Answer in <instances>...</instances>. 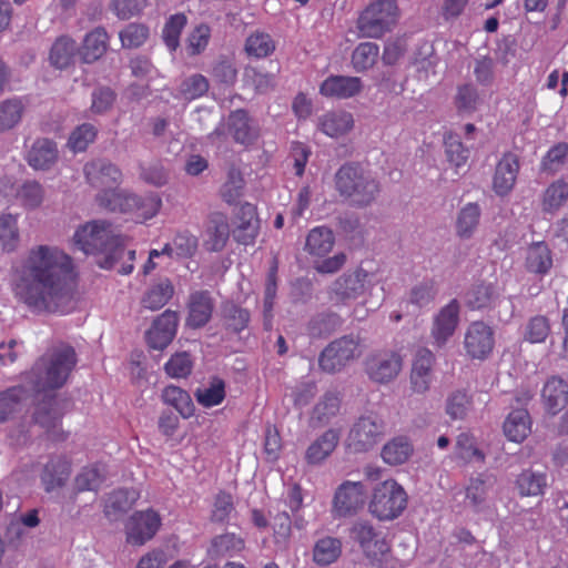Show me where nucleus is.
Wrapping results in <instances>:
<instances>
[{"instance_id": "nucleus-19", "label": "nucleus", "mask_w": 568, "mask_h": 568, "mask_svg": "<svg viewBox=\"0 0 568 568\" xmlns=\"http://www.w3.org/2000/svg\"><path fill=\"white\" fill-rule=\"evenodd\" d=\"M231 230L229 217L222 212H213L209 215L202 233L203 246L210 252H220L230 239Z\"/></svg>"}, {"instance_id": "nucleus-2", "label": "nucleus", "mask_w": 568, "mask_h": 568, "mask_svg": "<svg viewBox=\"0 0 568 568\" xmlns=\"http://www.w3.org/2000/svg\"><path fill=\"white\" fill-rule=\"evenodd\" d=\"M72 244L87 255H100V266L111 268L124 253L125 239L106 221L95 220L80 225Z\"/></svg>"}, {"instance_id": "nucleus-7", "label": "nucleus", "mask_w": 568, "mask_h": 568, "mask_svg": "<svg viewBox=\"0 0 568 568\" xmlns=\"http://www.w3.org/2000/svg\"><path fill=\"white\" fill-rule=\"evenodd\" d=\"M408 496L395 479L379 483L373 490L369 501L371 514L379 520H393L406 509Z\"/></svg>"}, {"instance_id": "nucleus-63", "label": "nucleus", "mask_w": 568, "mask_h": 568, "mask_svg": "<svg viewBox=\"0 0 568 568\" xmlns=\"http://www.w3.org/2000/svg\"><path fill=\"white\" fill-rule=\"evenodd\" d=\"M550 332L547 317L537 315L529 320L525 328V339L530 343H542Z\"/></svg>"}, {"instance_id": "nucleus-62", "label": "nucleus", "mask_w": 568, "mask_h": 568, "mask_svg": "<svg viewBox=\"0 0 568 568\" xmlns=\"http://www.w3.org/2000/svg\"><path fill=\"white\" fill-rule=\"evenodd\" d=\"M456 453L466 462H484V454L477 448L475 439L469 434H460L456 442Z\"/></svg>"}, {"instance_id": "nucleus-14", "label": "nucleus", "mask_w": 568, "mask_h": 568, "mask_svg": "<svg viewBox=\"0 0 568 568\" xmlns=\"http://www.w3.org/2000/svg\"><path fill=\"white\" fill-rule=\"evenodd\" d=\"M349 537L359 545L364 555L372 560L383 559L390 549L386 538L376 531L367 520L355 521L349 529Z\"/></svg>"}, {"instance_id": "nucleus-8", "label": "nucleus", "mask_w": 568, "mask_h": 568, "mask_svg": "<svg viewBox=\"0 0 568 568\" xmlns=\"http://www.w3.org/2000/svg\"><path fill=\"white\" fill-rule=\"evenodd\" d=\"M376 285V276L362 267L346 273L334 281L329 288V300L335 305H346L371 292Z\"/></svg>"}, {"instance_id": "nucleus-17", "label": "nucleus", "mask_w": 568, "mask_h": 568, "mask_svg": "<svg viewBox=\"0 0 568 568\" xmlns=\"http://www.w3.org/2000/svg\"><path fill=\"white\" fill-rule=\"evenodd\" d=\"M459 323V303L452 300L434 316L430 335L437 347H443L455 334Z\"/></svg>"}, {"instance_id": "nucleus-3", "label": "nucleus", "mask_w": 568, "mask_h": 568, "mask_svg": "<svg viewBox=\"0 0 568 568\" xmlns=\"http://www.w3.org/2000/svg\"><path fill=\"white\" fill-rule=\"evenodd\" d=\"M77 364V355L70 345L60 344L47 351L30 373L28 381L36 392L62 387Z\"/></svg>"}, {"instance_id": "nucleus-42", "label": "nucleus", "mask_w": 568, "mask_h": 568, "mask_svg": "<svg viewBox=\"0 0 568 568\" xmlns=\"http://www.w3.org/2000/svg\"><path fill=\"white\" fill-rule=\"evenodd\" d=\"M26 104L20 98H11L0 102V132L16 128L22 120Z\"/></svg>"}, {"instance_id": "nucleus-57", "label": "nucleus", "mask_w": 568, "mask_h": 568, "mask_svg": "<svg viewBox=\"0 0 568 568\" xmlns=\"http://www.w3.org/2000/svg\"><path fill=\"white\" fill-rule=\"evenodd\" d=\"M150 34L149 28L141 23H130L120 32L124 48H139L145 43Z\"/></svg>"}, {"instance_id": "nucleus-33", "label": "nucleus", "mask_w": 568, "mask_h": 568, "mask_svg": "<svg viewBox=\"0 0 568 568\" xmlns=\"http://www.w3.org/2000/svg\"><path fill=\"white\" fill-rule=\"evenodd\" d=\"M339 434L334 429L326 430L306 450L305 458L310 464H320L325 460L336 448Z\"/></svg>"}, {"instance_id": "nucleus-12", "label": "nucleus", "mask_w": 568, "mask_h": 568, "mask_svg": "<svg viewBox=\"0 0 568 568\" xmlns=\"http://www.w3.org/2000/svg\"><path fill=\"white\" fill-rule=\"evenodd\" d=\"M384 422L377 416L368 415L358 418L346 439L347 447L356 453L373 448L384 436Z\"/></svg>"}, {"instance_id": "nucleus-9", "label": "nucleus", "mask_w": 568, "mask_h": 568, "mask_svg": "<svg viewBox=\"0 0 568 568\" xmlns=\"http://www.w3.org/2000/svg\"><path fill=\"white\" fill-rule=\"evenodd\" d=\"M362 353L363 346L358 337L343 336L324 348L320 356V366L327 373L339 372Z\"/></svg>"}, {"instance_id": "nucleus-13", "label": "nucleus", "mask_w": 568, "mask_h": 568, "mask_svg": "<svg viewBox=\"0 0 568 568\" xmlns=\"http://www.w3.org/2000/svg\"><path fill=\"white\" fill-rule=\"evenodd\" d=\"M463 344L467 357L485 361L494 351L495 331L483 321L471 322L465 331Z\"/></svg>"}, {"instance_id": "nucleus-6", "label": "nucleus", "mask_w": 568, "mask_h": 568, "mask_svg": "<svg viewBox=\"0 0 568 568\" xmlns=\"http://www.w3.org/2000/svg\"><path fill=\"white\" fill-rule=\"evenodd\" d=\"M83 172L87 182L98 191L97 202L108 210V203H114L116 195L121 194L119 185L122 182V173L119 168L102 159L88 162Z\"/></svg>"}, {"instance_id": "nucleus-26", "label": "nucleus", "mask_w": 568, "mask_h": 568, "mask_svg": "<svg viewBox=\"0 0 568 568\" xmlns=\"http://www.w3.org/2000/svg\"><path fill=\"white\" fill-rule=\"evenodd\" d=\"M187 308L189 315L186 324L193 328L204 326L210 321L214 308L210 293L206 291L192 293L190 295Z\"/></svg>"}, {"instance_id": "nucleus-16", "label": "nucleus", "mask_w": 568, "mask_h": 568, "mask_svg": "<svg viewBox=\"0 0 568 568\" xmlns=\"http://www.w3.org/2000/svg\"><path fill=\"white\" fill-rule=\"evenodd\" d=\"M366 489L361 481L346 480L334 494L332 514L335 518L351 517L365 504Z\"/></svg>"}, {"instance_id": "nucleus-15", "label": "nucleus", "mask_w": 568, "mask_h": 568, "mask_svg": "<svg viewBox=\"0 0 568 568\" xmlns=\"http://www.w3.org/2000/svg\"><path fill=\"white\" fill-rule=\"evenodd\" d=\"M403 368V357L395 351H381L365 359V372L368 378L377 384L394 381Z\"/></svg>"}, {"instance_id": "nucleus-10", "label": "nucleus", "mask_w": 568, "mask_h": 568, "mask_svg": "<svg viewBox=\"0 0 568 568\" xmlns=\"http://www.w3.org/2000/svg\"><path fill=\"white\" fill-rule=\"evenodd\" d=\"M161 205L162 201L155 193L139 196L122 191L114 203H108V211L130 214L136 222H143L156 215Z\"/></svg>"}, {"instance_id": "nucleus-11", "label": "nucleus", "mask_w": 568, "mask_h": 568, "mask_svg": "<svg viewBox=\"0 0 568 568\" xmlns=\"http://www.w3.org/2000/svg\"><path fill=\"white\" fill-rule=\"evenodd\" d=\"M162 517L153 508L134 511L124 524L125 540L133 546H143L158 534Z\"/></svg>"}, {"instance_id": "nucleus-4", "label": "nucleus", "mask_w": 568, "mask_h": 568, "mask_svg": "<svg viewBox=\"0 0 568 568\" xmlns=\"http://www.w3.org/2000/svg\"><path fill=\"white\" fill-rule=\"evenodd\" d=\"M335 187L341 196L361 206L371 204L379 193L378 182L355 163L344 164L337 170Z\"/></svg>"}, {"instance_id": "nucleus-49", "label": "nucleus", "mask_w": 568, "mask_h": 568, "mask_svg": "<svg viewBox=\"0 0 568 568\" xmlns=\"http://www.w3.org/2000/svg\"><path fill=\"white\" fill-rule=\"evenodd\" d=\"M275 50V42L268 33L256 31L250 34L245 41L247 55L263 59L271 55Z\"/></svg>"}, {"instance_id": "nucleus-5", "label": "nucleus", "mask_w": 568, "mask_h": 568, "mask_svg": "<svg viewBox=\"0 0 568 568\" xmlns=\"http://www.w3.org/2000/svg\"><path fill=\"white\" fill-rule=\"evenodd\" d=\"M399 19V8L395 0H374L359 13L356 22L363 38L381 39L390 32Z\"/></svg>"}, {"instance_id": "nucleus-53", "label": "nucleus", "mask_w": 568, "mask_h": 568, "mask_svg": "<svg viewBox=\"0 0 568 568\" xmlns=\"http://www.w3.org/2000/svg\"><path fill=\"white\" fill-rule=\"evenodd\" d=\"M379 54V48L373 42L359 43L352 55V62L357 71H364L372 68Z\"/></svg>"}, {"instance_id": "nucleus-38", "label": "nucleus", "mask_w": 568, "mask_h": 568, "mask_svg": "<svg viewBox=\"0 0 568 568\" xmlns=\"http://www.w3.org/2000/svg\"><path fill=\"white\" fill-rule=\"evenodd\" d=\"M197 237L189 231L178 233L171 243H166L162 253L170 258L191 257L197 250Z\"/></svg>"}, {"instance_id": "nucleus-60", "label": "nucleus", "mask_w": 568, "mask_h": 568, "mask_svg": "<svg viewBox=\"0 0 568 568\" xmlns=\"http://www.w3.org/2000/svg\"><path fill=\"white\" fill-rule=\"evenodd\" d=\"M95 136V128L92 124L84 123L71 133L68 145L73 152H82L94 141Z\"/></svg>"}, {"instance_id": "nucleus-20", "label": "nucleus", "mask_w": 568, "mask_h": 568, "mask_svg": "<svg viewBox=\"0 0 568 568\" xmlns=\"http://www.w3.org/2000/svg\"><path fill=\"white\" fill-rule=\"evenodd\" d=\"M435 355L428 348H418L415 353L409 375L410 386L415 393L423 394L430 387Z\"/></svg>"}, {"instance_id": "nucleus-61", "label": "nucleus", "mask_w": 568, "mask_h": 568, "mask_svg": "<svg viewBox=\"0 0 568 568\" xmlns=\"http://www.w3.org/2000/svg\"><path fill=\"white\" fill-rule=\"evenodd\" d=\"M341 323V317L336 314H323L312 320L308 332L313 337H324L334 332Z\"/></svg>"}, {"instance_id": "nucleus-58", "label": "nucleus", "mask_w": 568, "mask_h": 568, "mask_svg": "<svg viewBox=\"0 0 568 568\" xmlns=\"http://www.w3.org/2000/svg\"><path fill=\"white\" fill-rule=\"evenodd\" d=\"M104 467L100 464L85 467L75 478L79 490L97 489L104 479Z\"/></svg>"}, {"instance_id": "nucleus-39", "label": "nucleus", "mask_w": 568, "mask_h": 568, "mask_svg": "<svg viewBox=\"0 0 568 568\" xmlns=\"http://www.w3.org/2000/svg\"><path fill=\"white\" fill-rule=\"evenodd\" d=\"M342 555V541L335 537H323L313 547V560L318 566H328Z\"/></svg>"}, {"instance_id": "nucleus-34", "label": "nucleus", "mask_w": 568, "mask_h": 568, "mask_svg": "<svg viewBox=\"0 0 568 568\" xmlns=\"http://www.w3.org/2000/svg\"><path fill=\"white\" fill-rule=\"evenodd\" d=\"M71 473L70 463L62 457L51 459L44 467L42 483L47 491L64 485Z\"/></svg>"}, {"instance_id": "nucleus-22", "label": "nucleus", "mask_w": 568, "mask_h": 568, "mask_svg": "<svg viewBox=\"0 0 568 568\" xmlns=\"http://www.w3.org/2000/svg\"><path fill=\"white\" fill-rule=\"evenodd\" d=\"M260 230L256 207L251 203H243L235 214V229L233 235L240 244H253Z\"/></svg>"}, {"instance_id": "nucleus-46", "label": "nucleus", "mask_w": 568, "mask_h": 568, "mask_svg": "<svg viewBox=\"0 0 568 568\" xmlns=\"http://www.w3.org/2000/svg\"><path fill=\"white\" fill-rule=\"evenodd\" d=\"M135 489H118L111 493L105 501L104 513L108 517L130 509L139 499Z\"/></svg>"}, {"instance_id": "nucleus-29", "label": "nucleus", "mask_w": 568, "mask_h": 568, "mask_svg": "<svg viewBox=\"0 0 568 568\" xmlns=\"http://www.w3.org/2000/svg\"><path fill=\"white\" fill-rule=\"evenodd\" d=\"M481 210L477 203L465 204L456 216L455 232L462 240H469L474 236L480 221Z\"/></svg>"}, {"instance_id": "nucleus-43", "label": "nucleus", "mask_w": 568, "mask_h": 568, "mask_svg": "<svg viewBox=\"0 0 568 568\" xmlns=\"http://www.w3.org/2000/svg\"><path fill=\"white\" fill-rule=\"evenodd\" d=\"M20 244L18 215L11 213L0 215V247L4 252H13Z\"/></svg>"}, {"instance_id": "nucleus-52", "label": "nucleus", "mask_w": 568, "mask_h": 568, "mask_svg": "<svg viewBox=\"0 0 568 568\" xmlns=\"http://www.w3.org/2000/svg\"><path fill=\"white\" fill-rule=\"evenodd\" d=\"M186 23L187 18L184 13L172 14L166 20L162 30V39L171 52L180 45V36Z\"/></svg>"}, {"instance_id": "nucleus-36", "label": "nucleus", "mask_w": 568, "mask_h": 568, "mask_svg": "<svg viewBox=\"0 0 568 568\" xmlns=\"http://www.w3.org/2000/svg\"><path fill=\"white\" fill-rule=\"evenodd\" d=\"M174 286L165 278L150 286L144 293L141 303L144 308L158 311L162 308L173 296Z\"/></svg>"}, {"instance_id": "nucleus-47", "label": "nucleus", "mask_w": 568, "mask_h": 568, "mask_svg": "<svg viewBox=\"0 0 568 568\" xmlns=\"http://www.w3.org/2000/svg\"><path fill=\"white\" fill-rule=\"evenodd\" d=\"M444 146L447 161L454 168L455 172L458 173L459 169L465 166L468 161V149L464 146L460 139L453 133L445 135Z\"/></svg>"}, {"instance_id": "nucleus-32", "label": "nucleus", "mask_w": 568, "mask_h": 568, "mask_svg": "<svg viewBox=\"0 0 568 568\" xmlns=\"http://www.w3.org/2000/svg\"><path fill=\"white\" fill-rule=\"evenodd\" d=\"M109 37L103 28H97L88 33L80 49L83 62L92 63L99 60L108 49Z\"/></svg>"}, {"instance_id": "nucleus-31", "label": "nucleus", "mask_w": 568, "mask_h": 568, "mask_svg": "<svg viewBox=\"0 0 568 568\" xmlns=\"http://www.w3.org/2000/svg\"><path fill=\"white\" fill-rule=\"evenodd\" d=\"M531 432V420L526 409H515L504 422L505 436L515 443H521Z\"/></svg>"}, {"instance_id": "nucleus-48", "label": "nucleus", "mask_w": 568, "mask_h": 568, "mask_svg": "<svg viewBox=\"0 0 568 568\" xmlns=\"http://www.w3.org/2000/svg\"><path fill=\"white\" fill-rule=\"evenodd\" d=\"M568 200V183L559 180L551 183L542 194V211L555 213Z\"/></svg>"}, {"instance_id": "nucleus-40", "label": "nucleus", "mask_w": 568, "mask_h": 568, "mask_svg": "<svg viewBox=\"0 0 568 568\" xmlns=\"http://www.w3.org/2000/svg\"><path fill=\"white\" fill-rule=\"evenodd\" d=\"M334 245L333 232L324 226L313 229L307 237L305 250L314 256H325Z\"/></svg>"}, {"instance_id": "nucleus-55", "label": "nucleus", "mask_w": 568, "mask_h": 568, "mask_svg": "<svg viewBox=\"0 0 568 568\" xmlns=\"http://www.w3.org/2000/svg\"><path fill=\"white\" fill-rule=\"evenodd\" d=\"M470 408L471 399L465 390H455L446 399V413L453 419H463Z\"/></svg>"}, {"instance_id": "nucleus-50", "label": "nucleus", "mask_w": 568, "mask_h": 568, "mask_svg": "<svg viewBox=\"0 0 568 568\" xmlns=\"http://www.w3.org/2000/svg\"><path fill=\"white\" fill-rule=\"evenodd\" d=\"M517 488L523 496L541 495L547 486L546 475L532 470H524L516 480Z\"/></svg>"}, {"instance_id": "nucleus-64", "label": "nucleus", "mask_w": 568, "mask_h": 568, "mask_svg": "<svg viewBox=\"0 0 568 568\" xmlns=\"http://www.w3.org/2000/svg\"><path fill=\"white\" fill-rule=\"evenodd\" d=\"M568 159V144L560 142L554 145L544 156L541 169L548 172H556Z\"/></svg>"}, {"instance_id": "nucleus-54", "label": "nucleus", "mask_w": 568, "mask_h": 568, "mask_svg": "<svg viewBox=\"0 0 568 568\" xmlns=\"http://www.w3.org/2000/svg\"><path fill=\"white\" fill-rule=\"evenodd\" d=\"M245 181L243 175L237 170H231L227 175L226 182L221 187V196L229 205L237 203L239 199L243 195Z\"/></svg>"}, {"instance_id": "nucleus-1", "label": "nucleus", "mask_w": 568, "mask_h": 568, "mask_svg": "<svg viewBox=\"0 0 568 568\" xmlns=\"http://www.w3.org/2000/svg\"><path fill=\"white\" fill-rule=\"evenodd\" d=\"M78 277L73 258L53 245H36L12 267L14 296L34 311L55 312Z\"/></svg>"}, {"instance_id": "nucleus-25", "label": "nucleus", "mask_w": 568, "mask_h": 568, "mask_svg": "<svg viewBox=\"0 0 568 568\" xmlns=\"http://www.w3.org/2000/svg\"><path fill=\"white\" fill-rule=\"evenodd\" d=\"M525 268L528 273L545 276L554 265L552 252L545 242H535L526 248Z\"/></svg>"}, {"instance_id": "nucleus-45", "label": "nucleus", "mask_w": 568, "mask_h": 568, "mask_svg": "<svg viewBox=\"0 0 568 568\" xmlns=\"http://www.w3.org/2000/svg\"><path fill=\"white\" fill-rule=\"evenodd\" d=\"M225 395V383L219 377L212 378L209 385L197 388L194 394L196 402L205 408L222 404Z\"/></svg>"}, {"instance_id": "nucleus-23", "label": "nucleus", "mask_w": 568, "mask_h": 568, "mask_svg": "<svg viewBox=\"0 0 568 568\" xmlns=\"http://www.w3.org/2000/svg\"><path fill=\"white\" fill-rule=\"evenodd\" d=\"M355 125L352 113L344 110L328 111L317 119V130L331 139L347 135Z\"/></svg>"}, {"instance_id": "nucleus-37", "label": "nucleus", "mask_w": 568, "mask_h": 568, "mask_svg": "<svg viewBox=\"0 0 568 568\" xmlns=\"http://www.w3.org/2000/svg\"><path fill=\"white\" fill-rule=\"evenodd\" d=\"M230 133L241 144H250L256 138V131L251 125L248 115L244 110L232 112L227 120Z\"/></svg>"}, {"instance_id": "nucleus-30", "label": "nucleus", "mask_w": 568, "mask_h": 568, "mask_svg": "<svg viewBox=\"0 0 568 568\" xmlns=\"http://www.w3.org/2000/svg\"><path fill=\"white\" fill-rule=\"evenodd\" d=\"M413 453L410 439L406 436H396L383 446L381 456L386 464L397 466L406 463Z\"/></svg>"}, {"instance_id": "nucleus-56", "label": "nucleus", "mask_w": 568, "mask_h": 568, "mask_svg": "<svg viewBox=\"0 0 568 568\" xmlns=\"http://www.w3.org/2000/svg\"><path fill=\"white\" fill-rule=\"evenodd\" d=\"M192 368L193 361L187 352L175 353L164 365L165 373L172 378L187 377Z\"/></svg>"}, {"instance_id": "nucleus-18", "label": "nucleus", "mask_w": 568, "mask_h": 568, "mask_svg": "<svg viewBox=\"0 0 568 568\" xmlns=\"http://www.w3.org/2000/svg\"><path fill=\"white\" fill-rule=\"evenodd\" d=\"M178 313L171 310L164 311L153 322L145 334L150 348L162 351L173 341L178 329Z\"/></svg>"}, {"instance_id": "nucleus-27", "label": "nucleus", "mask_w": 568, "mask_h": 568, "mask_svg": "<svg viewBox=\"0 0 568 568\" xmlns=\"http://www.w3.org/2000/svg\"><path fill=\"white\" fill-rule=\"evenodd\" d=\"M541 397L546 409L555 415L568 403V384L561 378L551 377L546 382Z\"/></svg>"}, {"instance_id": "nucleus-35", "label": "nucleus", "mask_w": 568, "mask_h": 568, "mask_svg": "<svg viewBox=\"0 0 568 568\" xmlns=\"http://www.w3.org/2000/svg\"><path fill=\"white\" fill-rule=\"evenodd\" d=\"M78 51L77 43L69 37H60L52 44L49 60L57 69H65L74 61Z\"/></svg>"}, {"instance_id": "nucleus-59", "label": "nucleus", "mask_w": 568, "mask_h": 568, "mask_svg": "<svg viewBox=\"0 0 568 568\" xmlns=\"http://www.w3.org/2000/svg\"><path fill=\"white\" fill-rule=\"evenodd\" d=\"M243 80L245 85L253 88L258 93H265L274 88V77L272 74L263 73L252 67L245 68Z\"/></svg>"}, {"instance_id": "nucleus-44", "label": "nucleus", "mask_w": 568, "mask_h": 568, "mask_svg": "<svg viewBox=\"0 0 568 568\" xmlns=\"http://www.w3.org/2000/svg\"><path fill=\"white\" fill-rule=\"evenodd\" d=\"M162 399L165 404L173 406L183 418H190L194 414L190 394L178 386H166L162 392Z\"/></svg>"}, {"instance_id": "nucleus-24", "label": "nucleus", "mask_w": 568, "mask_h": 568, "mask_svg": "<svg viewBox=\"0 0 568 568\" xmlns=\"http://www.w3.org/2000/svg\"><path fill=\"white\" fill-rule=\"evenodd\" d=\"M363 89L362 80L357 77L329 75L320 85V93L332 99H349Z\"/></svg>"}, {"instance_id": "nucleus-41", "label": "nucleus", "mask_w": 568, "mask_h": 568, "mask_svg": "<svg viewBox=\"0 0 568 568\" xmlns=\"http://www.w3.org/2000/svg\"><path fill=\"white\" fill-rule=\"evenodd\" d=\"M498 294L493 284L473 286L465 296V303L470 310H484L495 305Z\"/></svg>"}, {"instance_id": "nucleus-28", "label": "nucleus", "mask_w": 568, "mask_h": 568, "mask_svg": "<svg viewBox=\"0 0 568 568\" xmlns=\"http://www.w3.org/2000/svg\"><path fill=\"white\" fill-rule=\"evenodd\" d=\"M28 163L34 170H49L58 160V149L54 142L39 139L28 153Z\"/></svg>"}, {"instance_id": "nucleus-51", "label": "nucleus", "mask_w": 568, "mask_h": 568, "mask_svg": "<svg viewBox=\"0 0 568 568\" xmlns=\"http://www.w3.org/2000/svg\"><path fill=\"white\" fill-rule=\"evenodd\" d=\"M44 199V191L40 183L27 181L16 192V200L27 210H33L41 205Z\"/></svg>"}, {"instance_id": "nucleus-21", "label": "nucleus", "mask_w": 568, "mask_h": 568, "mask_svg": "<svg viewBox=\"0 0 568 568\" xmlns=\"http://www.w3.org/2000/svg\"><path fill=\"white\" fill-rule=\"evenodd\" d=\"M520 164L514 153H505L498 161L493 176V190L499 196L508 195L517 181Z\"/></svg>"}]
</instances>
